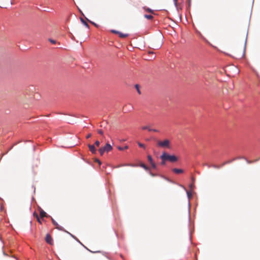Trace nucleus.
I'll return each instance as SVG.
<instances>
[{
	"label": "nucleus",
	"instance_id": "f257e3e1",
	"mask_svg": "<svg viewBox=\"0 0 260 260\" xmlns=\"http://www.w3.org/2000/svg\"><path fill=\"white\" fill-rule=\"evenodd\" d=\"M162 157H164V159H166L167 161H169L171 162H175L178 160V157L175 155H171L166 152L162 153Z\"/></svg>",
	"mask_w": 260,
	"mask_h": 260
},
{
	"label": "nucleus",
	"instance_id": "f03ea898",
	"mask_svg": "<svg viewBox=\"0 0 260 260\" xmlns=\"http://www.w3.org/2000/svg\"><path fill=\"white\" fill-rule=\"evenodd\" d=\"M113 148L110 144L107 143L106 145L99 149V152L101 155L106 152H108L112 150Z\"/></svg>",
	"mask_w": 260,
	"mask_h": 260
},
{
	"label": "nucleus",
	"instance_id": "7ed1b4c3",
	"mask_svg": "<svg viewBox=\"0 0 260 260\" xmlns=\"http://www.w3.org/2000/svg\"><path fill=\"white\" fill-rule=\"evenodd\" d=\"M170 142L169 140H165L164 141H158L157 145L161 147L170 148Z\"/></svg>",
	"mask_w": 260,
	"mask_h": 260
},
{
	"label": "nucleus",
	"instance_id": "20e7f679",
	"mask_svg": "<svg viewBox=\"0 0 260 260\" xmlns=\"http://www.w3.org/2000/svg\"><path fill=\"white\" fill-rule=\"evenodd\" d=\"M147 158H148V160L149 162V163L150 164L152 168L153 169H156V166L155 164L153 162V159H152V157H151V156L149 155H148Z\"/></svg>",
	"mask_w": 260,
	"mask_h": 260
},
{
	"label": "nucleus",
	"instance_id": "39448f33",
	"mask_svg": "<svg viewBox=\"0 0 260 260\" xmlns=\"http://www.w3.org/2000/svg\"><path fill=\"white\" fill-rule=\"evenodd\" d=\"M45 240L46 242L50 245L53 244V239L51 237V236L49 234H47L46 235Z\"/></svg>",
	"mask_w": 260,
	"mask_h": 260
},
{
	"label": "nucleus",
	"instance_id": "423d86ee",
	"mask_svg": "<svg viewBox=\"0 0 260 260\" xmlns=\"http://www.w3.org/2000/svg\"><path fill=\"white\" fill-rule=\"evenodd\" d=\"M88 147H89V149L90 150V151L93 154H95L96 153V149L95 147V146L94 145H90L89 144L88 145Z\"/></svg>",
	"mask_w": 260,
	"mask_h": 260
},
{
	"label": "nucleus",
	"instance_id": "0eeeda50",
	"mask_svg": "<svg viewBox=\"0 0 260 260\" xmlns=\"http://www.w3.org/2000/svg\"><path fill=\"white\" fill-rule=\"evenodd\" d=\"M172 171L176 174H181L183 173L184 171L182 169L174 168L172 169Z\"/></svg>",
	"mask_w": 260,
	"mask_h": 260
},
{
	"label": "nucleus",
	"instance_id": "6e6552de",
	"mask_svg": "<svg viewBox=\"0 0 260 260\" xmlns=\"http://www.w3.org/2000/svg\"><path fill=\"white\" fill-rule=\"evenodd\" d=\"M40 215L41 218H44L47 216V213L42 209L40 210Z\"/></svg>",
	"mask_w": 260,
	"mask_h": 260
},
{
	"label": "nucleus",
	"instance_id": "1a4fd4ad",
	"mask_svg": "<svg viewBox=\"0 0 260 260\" xmlns=\"http://www.w3.org/2000/svg\"><path fill=\"white\" fill-rule=\"evenodd\" d=\"M141 128L143 130L147 129L149 132H151V131H152V128H151L149 126H147V125L142 126Z\"/></svg>",
	"mask_w": 260,
	"mask_h": 260
},
{
	"label": "nucleus",
	"instance_id": "9d476101",
	"mask_svg": "<svg viewBox=\"0 0 260 260\" xmlns=\"http://www.w3.org/2000/svg\"><path fill=\"white\" fill-rule=\"evenodd\" d=\"M160 158L161 159V165H165L166 164V161H167V160H166V159H164V157H162V154L160 156Z\"/></svg>",
	"mask_w": 260,
	"mask_h": 260
},
{
	"label": "nucleus",
	"instance_id": "9b49d317",
	"mask_svg": "<svg viewBox=\"0 0 260 260\" xmlns=\"http://www.w3.org/2000/svg\"><path fill=\"white\" fill-rule=\"evenodd\" d=\"M80 20L81 21V22H82V23L85 25L86 26L87 28H89V25L88 24V23L84 20V19L82 18H80Z\"/></svg>",
	"mask_w": 260,
	"mask_h": 260
},
{
	"label": "nucleus",
	"instance_id": "f8f14e48",
	"mask_svg": "<svg viewBox=\"0 0 260 260\" xmlns=\"http://www.w3.org/2000/svg\"><path fill=\"white\" fill-rule=\"evenodd\" d=\"M118 34H119V37L122 38H124L128 36L127 34H122L120 32H118Z\"/></svg>",
	"mask_w": 260,
	"mask_h": 260
},
{
	"label": "nucleus",
	"instance_id": "ddd939ff",
	"mask_svg": "<svg viewBox=\"0 0 260 260\" xmlns=\"http://www.w3.org/2000/svg\"><path fill=\"white\" fill-rule=\"evenodd\" d=\"M140 166L142 168H143V169H144L145 170H148L149 168L148 167H147L143 163H141L140 164Z\"/></svg>",
	"mask_w": 260,
	"mask_h": 260
},
{
	"label": "nucleus",
	"instance_id": "4468645a",
	"mask_svg": "<svg viewBox=\"0 0 260 260\" xmlns=\"http://www.w3.org/2000/svg\"><path fill=\"white\" fill-rule=\"evenodd\" d=\"M144 17L149 20H152L153 18V16L151 15H145Z\"/></svg>",
	"mask_w": 260,
	"mask_h": 260
},
{
	"label": "nucleus",
	"instance_id": "2eb2a0df",
	"mask_svg": "<svg viewBox=\"0 0 260 260\" xmlns=\"http://www.w3.org/2000/svg\"><path fill=\"white\" fill-rule=\"evenodd\" d=\"M34 215L36 217L37 219V221L40 223H41V219H40V218L39 217L38 215L35 212L34 213Z\"/></svg>",
	"mask_w": 260,
	"mask_h": 260
},
{
	"label": "nucleus",
	"instance_id": "dca6fc26",
	"mask_svg": "<svg viewBox=\"0 0 260 260\" xmlns=\"http://www.w3.org/2000/svg\"><path fill=\"white\" fill-rule=\"evenodd\" d=\"M144 9L146 12H149V13H153V10H151V9H150V8H146V7H144Z\"/></svg>",
	"mask_w": 260,
	"mask_h": 260
},
{
	"label": "nucleus",
	"instance_id": "f3484780",
	"mask_svg": "<svg viewBox=\"0 0 260 260\" xmlns=\"http://www.w3.org/2000/svg\"><path fill=\"white\" fill-rule=\"evenodd\" d=\"M128 146H125L124 147H118V149L119 150H124L128 149Z\"/></svg>",
	"mask_w": 260,
	"mask_h": 260
},
{
	"label": "nucleus",
	"instance_id": "a211bd4d",
	"mask_svg": "<svg viewBox=\"0 0 260 260\" xmlns=\"http://www.w3.org/2000/svg\"><path fill=\"white\" fill-rule=\"evenodd\" d=\"M135 87H136V88L137 89L138 92L139 94H140V93H141V92H140V89H139V85H138V84H136V85H135Z\"/></svg>",
	"mask_w": 260,
	"mask_h": 260
},
{
	"label": "nucleus",
	"instance_id": "6ab92c4d",
	"mask_svg": "<svg viewBox=\"0 0 260 260\" xmlns=\"http://www.w3.org/2000/svg\"><path fill=\"white\" fill-rule=\"evenodd\" d=\"M138 145H139L140 147H142V148H145V145H144L143 144H142V143H140V142H138Z\"/></svg>",
	"mask_w": 260,
	"mask_h": 260
},
{
	"label": "nucleus",
	"instance_id": "aec40b11",
	"mask_svg": "<svg viewBox=\"0 0 260 260\" xmlns=\"http://www.w3.org/2000/svg\"><path fill=\"white\" fill-rule=\"evenodd\" d=\"M98 133L100 134V135H103V131L102 130V129H98Z\"/></svg>",
	"mask_w": 260,
	"mask_h": 260
},
{
	"label": "nucleus",
	"instance_id": "412c9836",
	"mask_svg": "<svg viewBox=\"0 0 260 260\" xmlns=\"http://www.w3.org/2000/svg\"><path fill=\"white\" fill-rule=\"evenodd\" d=\"M70 235H71V236L72 237H73L75 239H76L78 242H79L80 243H81L82 244V243L79 241V240L76 237H75L74 236H73L72 234H70Z\"/></svg>",
	"mask_w": 260,
	"mask_h": 260
},
{
	"label": "nucleus",
	"instance_id": "4be33fe9",
	"mask_svg": "<svg viewBox=\"0 0 260 260\" xmlns=\"http://www.w3.org/2000/svg\"><path fill=\"white\" fill-rule=\"evenodd\" d=\"M100 143L99 141H96L95 142V145L97 146V147H99L100 146Z\"/></svg>",
	"mask_w": 260,
	"mask_h": 260
},
{
	"label": "nucleus",
	"instance_id": "5701e85b",
	"mask_svg": "<svg viewBox=\"0 0 260 260\" xmlns=\"http://www.w3.org/2000/svg\"><path fill=\"white\" fill-rule=\"evenodd\" d=\"M52 222L54 225H56V226L58 225L57 223L53 219H52Z\"/></svg>",
	"mask_w": 260,
	"mask_h": 260
},
{
	"label": "nucleus",
	"instance_id": "b1692460",
	"mask_svg": "<svg viewBox=\"0 0 260 260\" xmlns=\"http://www.w3.org/2000/svg\"><path fill=\"white\" fill-rule=\"evenodd\" d=\"M49 40L52 44H55L56 43V41L55 40H52V39H49Z\"/></svg>",
	"mask_w": 260,
	"mask_h": 260
},
{
	"label": "nucleus",
	"instance_id": "393cba45",
	"mask_svg": "<svg viewBox=\"0 0 260 260\" xmlns=\"http://www.w3.org/2000/svg\"><path fill=\"white\" fill-rule=\"evenodd\" d=\"M95 161L96 162H98V164H99V165H101V162L100 161V160L99 159H96Z\"/></svg>",
	"mask_w": 260,
	"mask_h": 260
},
{
	"label": "nucleus",
	"instance_id": "a878e982",
	"mask_svg": "<svg viewBox=\"0 0 260 260\" xmlns=\"http://www.w3.org/2000/svg\"><path fill=\"white\" fill-rule=\"evenodd\" d=\"M173 1H174V4H175V5L176 7H177V3H178V0H173Z\"/></svg>",
	"mask_w": 260,
	"mask_h": 260
},
{
	"label": "nucleus",
	"instance_id": "bb28decb",
	"mask_svg": "<svg viewBox=\"0 0 260 260\" xmlns=\"http://www.w3.org/2000/svg\"><path fill=\"white\" fill-rule=\"evenodd\" d=\"M91 136V134H89L88 135H87V136H86V138L87 139H88L89 138H90Z\"/></svg>",
	"mask_w": 260,
	"mask_h": 260
},
{
	"label": "nucleus",
	"instance_id": "cd10ccee",
	"mask_svg": "<svg viewBox=\"0 0 260 260\" xmlns=\"http://www.w3.org/2000/svg\"><path fill=\"white\" fill-rule=\"evenodd\" d=\"M112 32H113V33H115V34H118V31H116V30H112Z\"/></svg>",
	"mask_w": 260,
	"mask_h": 260
},
{
	"label": "nucleus",
	"instance_id": "c85d7f7f",
	"mask_svg": "<svg viewBox=\"0 0 260 260\" xmlns=\"http://www.w3.org/2000/svg\"><path fill=\"white\" fill-rule=\"evenodd\" d=\"M152 132H157L158 131L156 129H152Z\"/></svg>",
	"mask_w": 260,
	"mask_h": 260
},
{
	"label": "nucleus",
	"instance_id": "c756f323",
	"mask_svg": "<svg viewBox=\"0 0 260 260\" xmlns=\"http://www.w3.org/2000/svg\"><path fill=\"white\" fill-rule=\"evenodd\" d=\"M213 167L214 168H217V169L219 168V167H218V166H215V165L213 166Z\"/></svg>",
	"mask_w": 260,
	"mask_h": 260
},
{
	"label": "nucleus",
	"instance_id": "7c9ffc66",
	"mask_svg": "<svg viewBox=\"0 0 260 260\" xmlns=\"http://www.w3.org/2000/svg\"><path fill=\"white\" fill-rule=\"evenodd\" d=\"M148 53H149V54H153V52H151V51H149V52H148Z\"/></svg>",
	"mask_w": 260,
	"mask_h": 260
},
{
	"label": "nucleus",
	"instance_id": "2f4dec72",
	"mask_svg": "<svg viewBox=\"0 0 260 260\" xmlns=\"http://www.w3.org/2000/svg\"><path fill=\"white\" fill-rule=\"evenodd\" d=\"M128 166H132V167H134V166H136L135 165H127Z\"/></svg>",
	"mask_w": 260,
	"mask_h": 260
},
{
	"label": "nucleus",
	"instance_id": "473e14b6",
	"mask_svg": "<svg viewBox=\"0 0 260 260\" xmlns=\"http://www.w3.org/2000/svg\"><path fill=\"white\" fill-rule=\"evenodd\" d=\"M150 175H151L152 176H155V175H154V174H152V173H150Z\"/></svg>",
	"mask_w": 260,
	"mask_h": 260
},
{
	"label": "nucleus",
	"instance_id": "72a5a7b5",
	"mask_svg": "<svg viewBox=\"0 0 260 260\" xmlns=\"http://www.w3.org/2000/svg\"><path fill=\"white\" fill-rule=\"evenodd\" d=\"M187 194H188V196L189 197V196H191V195H190V194L189 192H187Z\"/></svg>",
	"mask_w": 260,
	"mask_h": 260
},
{
	"label": "nucleus",
	"instance_id": "f704fd0d",
	"mask_svg": "<svg viewBox=\"0 0 260 260\" xmlns=\"http://www.w3.org/2000/svg\"><path fill=\"white\" fill-rule=\"evenodd\" d=\"M192 181H194V178H192Z\"/></svg>",
	"mask_w": 260,
	"mask_h": 260
},
{
	"label": "nucleus",
	"instance_id": "c9c22d12",
	"mask_svg": "<svg viewBox=\"0 0 260 260\" xmlns=\"http://www.w3.org/2000/svg\"><path fill=\"white\" fill-rule=\"evenodd\" d=\"M192 186H193V184H191V185H190V187H192Z\"/></svg>",
	"mask_w": 260,
	"mask_h": 260
}]
</instances>
